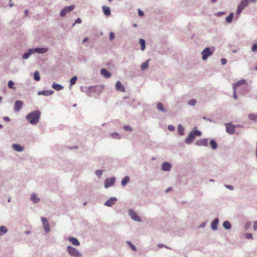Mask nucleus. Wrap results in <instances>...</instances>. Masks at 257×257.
<instances>
[{"label": "nucleus", "instance_id": "a18cd8bd", "mask_svg": "<svg viewBox=\"0 0 257 257\" xmlns=\"http://www.w3.org/2000/svg\"><path fill=\"white\" fill-rule=\"evenodd\" d=\"M196 102V101L195 99H191L188 102V104H189L190 105H194L195 104Z\"/></svg>", "mask_w": 257, "mask_h": 257}, {"label": "nucleus", "instance_id": "473e14b6", "mask_svg": "<svg viewBox=\"0 0 257 257\" xmlns=\"http://www.w3.org/2000/svg\"><path fill=\"white\" fill-rule=\"evenodd\" d=\"M248 118L250 120L257 121V114L251 113L248 115Z\"/></svg>", "mask_w": 257, "mask_h": 257}, {"label": "nucleus", "instance_id": "6e6d98bb", "mask_svg": "<svg viewBox=\"0 0 257 257\" xmlns=\"http://www.w3.org/2000/svg\"><path fill=\"white\" fill-rule=\"evenodd\" d=\"M221 61L222 65H224L226 63V60L225 59H222Z\"/></svg>", "mask_w": 257, "mask_h": 257}, {"label": "nucleus", "instance_id": "0eeeda50", "mask_svg": "<svg viewBox=\"0 0 257 257\" xmlns=\"http://www.w3.org/2000/svg\"><path fill=\"white\" fill-rule=\"evenodd\" d=\"M226 132L230 134H233L235 132V126L233 125L231 123H226L225 124Z\"/></svg>", "mask_w": 257, "mask_h": 257}, {"label": "nucleus", "instance_id": "338daca9", "mask_svg": "<svg viewBox=\"0 0 257 257\" xmlns=\"http://www.w3.org/2000/svg\"><path fill=\"white\" fill-rule=\"evenodd\" d=\"M13 4H10V6L11 7H12V6H13Z\"/></svg>", "mask_w": 257, "mask_h": 257}, {"label": "nucleus", "instance_id": "8fccbe9b", "mask_svg": "<svg viewBox=\"0 0 257 257\" xmlns=\"http://www.w3.org/2000/svg\"><path fill=\"white\" fill-rule=\"evenodd\" d=\"M168 128L170 131H174L175 130V127L172 125H169Z\"/></svg>", "mask_w": 257, "mask_h": 257}, {"label": "nucleus", "instance_id": "603ef678", "mask_svg": "<svg viewBox=\"0 0 257 257\" xmlns=\"http://www.w3.org/2000/svg\"><path fill=\"white\" fill-rule=\"evenodd\" d=\"M253 228L254 230H257V221L254 222Z\"/></svg>", "mask_w": 257, "mask_h": 257}, {"label": "nucleus", "instance_id": "bb28decb", "mask_svg": "<svg viewBox=\"0 0 257 257\" xmlns=\"http://www.w3.org/2000/svg\"><path fill=\"white\" fill-rule=\"evenodd\" d=\"M52 87L56 90H60L63 89L62 86H61L60 84H56L55 83L53 84Z\"/></svg>", "mask_w": 257, "mask_h": 257}, {"label": "nucleus", "instance_id": "09e8293b", "mask_svg": "<svg viewBox=\"0 0 257 257\" xmlns=\"http://www.w3.org/2000/svg\"><path fill=\"white\" fill-rule=\"evenodd\" d=\"M95 174L97 176H100L102 174V171L101 170H97L96 172H95Z\"/></svg>", "mask_w": 257, "mask_h": 257}, {"label": "nucleus", "instance_id": "c85d7f7f", "mask_svg": "<svg viewBox=\"0 0 257 257\" xmlns=\"http://www.w3.org/2000/svg\"><path fill=\"white\" fill-rule=\"evenodd\" d=\"M210 145L212 149L215 150L217 148V145L216 142L214 140H212L210 142Z\"/></svg>", "mask_w": 257, "mask_h": 257}, {"label": "nucleus", "instance_id": "69168bd1", "mask_svg": "<svg viewBox=\"0 0 257 257\" xmlns=\"http://www.w3.org/2000/svg\"><path fill=\"white\" fill-rule=\"evenodd\" d=\"M163 246V244H159V246L160 247H162V246Z\"/></svg>", "mask_w": 257, "mask_h": 257}, {"label": "nucleus", "instance_id": "4468645a", "mask_svg": "<svg viewBox=\"0 0 257 257\" xmlns=\"http://www.w3.org/2000/svg\"><path fill=\"white\" fill-rule=\"evenodd\" d=\"M171 168V165L168 162H164L162 165V169L163 171H170Z\"/></svg>", "mask_w": 257, "mask_h": 257}, {"label": "nucleus", "instance_id": "ddd939ff", "mask_svg": "<svg viewBox=\"0 0 257 257\" xmlns=\"http://www.w3.org/2000/svg\"><path fill=\"white\" fill-rule=\"evenodd\" d=\"M195 137L191 132L189 134L188 136L185 139V142L187 144H190L194 140Z\"/></svg>", "mask_w": 257, "mask_h": 257}, {"label": "nucleus", "instance_id": "bf43d9fd", "mask_svg": "<svg viewBox=\"0 0 257 257\" xmlns=\"http://www.w3.org/2000/svg\"><path fill=\"white\" fill-rule=\"evenodd\" d=\"M205 226V223L204 222H202L201 225H200V227L201 228L204 227Z\"/></svg>", "mask_w": 257, "mask_h": 257}, {"label": "nucleus", "instance_id": "f704fd0d", "mask_svg": "<svg viewBox=\"0 0 257 257\" xmlns=\"http://www.w3.org/2000/svg\"><path fill=\"white\" fill-rule=\"evenodd\" d=\"M34 79L36 80V81H39L40 80V75H39V73L38 71H36L34 72Z\"/></svg>", "mask_w": 257, "mask_h": 257}, {"label": "nucleus", "instance_id": "2f4dec72", "mask_svg": "<svg viewBox=\"0 0 257 257\" xmlns=\"http://www.w3.org/2000/svg\"><path fill=\"white\" fill-rule=\"evenodd\" d=\"M130 181V178L128 176L125 177L121 181V185L125 186Z\"/></svg>", "mask_w": 257, "mask_h": 257}, {"label": "nucleus", "instance_id": "13d9d810", "mask_svg": "<svg viewBox=\"0 0 257 257\" xmlns=\"http://www.w3.org/2000/svg\"><path fill=\"white\" fill-rule=\"evenodd\" d=\"M4 119L5 120V121H10V118L8 116H5L4 117Z\"/></svg>", "mask_w": 257, "mask_h": 257}, {"label": "nucleus", "instance_id": "4c0bfd02", "mask_svg": "<svg viewBox=\"0 0 257 257\" xmlns=\"http://www.w3.org/2000/svg\"><path fill=\"white\" fill-rule=\"evenodd\" d=\"M248 3L247 0H242L239 5L244 8L247 6Z\"/></svg>", "mask_w": 257, "mask_h": 257}, {"label": "nucleus", "instance_id": "4d7b16f0", "mask_svg": "<svg viewBox=\"0 0 257 257\" xmlns=\"http://www.w3.org/2000/svg\"><path fill=\"white\" fill-rule=\"evenodd\" d=\"M81 23V20L80 18H78L75 21V23L80 24Z\"/></svg>", "mask_w": 257, "mask_h": 257}, {"label": "nucleus", "instance_id": "ea45409f", "mask_svg": "<svg viewBox=\"0 0 257 257\" xmlns=\"http://www.w3.org/2000/svg\"><path fill=\"white\" fill-rule=\"evenodd\" d=\"M244 237L248 239H252V235L250 233H246L244 235Z\"/></svg>", "mask_w": 257, "mask_h": 257}, {"label": "nucleus", "instance_id": "864d4df0", "mask_svg": "<svg viewBox=\"0 0 257 257\" xmlns=\"http://www.w3.org/2000/svg\"><path fill=\"white\" fill-rule=\"evenodd\" d=\"M138 14L140 16H144V13L140 9L138 10Z\"/></svg>", "mask_w": 257, "mask_h": 257}, {"label": "nucleus", "instance_id": "680f3d73", "mask_svg": "<svg viewBox=\"0 0 257 257\" xmlns=\"http://www.w3.org/2000/svg\"><path fill=\"white\" fill-rule=\"evenodd\" d=\"M226 187H227L228 188H229L231 190L233 189V187L230 185H227V186H226Z\"/></svg>", "mask_w": 257, "mask_h": 257}, {"label": "nucleus", "instance_id": "f257e3e1", "mask_svg": "<svg viewBox=\"0 0 257 257\" xmlns=\"http://www.w3.org/2000/svg\"><path fill=\"white\" fill-rule=\"evenodd\" d=\"M40 115V111L36 110L28 114L26 116V118L29 121L31 124H36L39 120Z\"/></svg>", "mask_w": 257, "mask_h": 257}, {"label": "nucleus", "instance_id": "0e129e2a", "mask_svg": "<svg viewBox=\"0 0 257 257\" xmlns=\"http://www.w3.org/2000/svg\"><path fill=\"white\" fill-rule=\"evenodd\" d=\"M30 231H25V233L26 234H28L29 233H30Z\"/></svg>", "mask_w": 257, "mask_h": 257}, {"label": "nucleus", "instance_id": "c756f323", "mask_svg": "<svg viewBox=\"0 0 257 257\" xmlns=\"http://www.w3.org/2000/svg\"><path fill=\"white\" fill-rule=\"evenodd\" d=\"M157 108L158 110L162 111V112H165V109L164 108V106H163V105L162 103L161 102H158L157 104Z\"/></svg>", "mask_w": 257, "mask_h": 257}, {"label": "nucleus", "instance_id": "1a4fd4ad", "mask_svg": "<svg viewBox=\"0 0 257 257\" xmlns=\"http://www.w3.org/2000/svg\"><path fill=\"white\" fill-rule=\"evenodd\" d=\"M23 103L20 100H17L15 102L14 105V110L16 111H19L22 107Z\"/></svg>", "mask_w": 257, "mask_h": 257}, {"label": "nucleus", "instance_id": "39448f33", "mask_svg": "<svg viewBox=\"0 0 257 257\" xmlns=\"http://www.w3.org/2000/svg\"><path fill=\"white\" fill-rule=\"evenodd\" d=\"M74 8L75 7L73 5L65 7L61 11L60 14V16L61 17H64L68 13L73 11Z\"/></svg>", "mask_w": 257, "mask_h": 257}, {"label": "nucleus", "instance_id": "de8ad7c7", "mask_svg": "<svg viewBox=\"0 0 257 257\" xmlns=\"http://www.w3.org/2000/svg\"><path fill=\"white\" fill-rule=\"evenodd\" d=\"M124 129L126 131H132V127L129 126V125H124Z\"/></svg>", "mask_w": 257, "mask_h": 257}, {"label": "nucleus", "instance_id": "052dcab7", "mask_svg": "<svg viewBox=\"0 0 257 257\" xmlns=\"http://www.w3.org/2000/svg\"><path fill=\"white\" fill-rule=\"evenodd\" d=\"M88 39L87 38H85L83 40L82 42L85 43L88 41Z\"/></svg>", "mask_w": 257, "mask_h": 257}, {"label": "nucleus", "instance_id": "412c9836", "mask_svg": "<svg viewBox=\"0 0 257 257\" xmlns=\"http://www.w3.org/2000/svg\"><path fill=\"white\" fill-rule=\"evenodd\" d=\"M32 54H34V51L32 49H29L27 52L25 53L23 55V58L24 59H26L28 58L29 57V56L31 55H32Z\"/></svg>", "mask_w": 257, "mask_h": 257}, {"label": "nucleus", "instance_id": "5fc2aeb1", "mask_svg": "<svg viewBox=\"0 0 257 257\" xmlns=\"http://www.w3.org/2000/svg\"><path fill=\"white\" fill-rule=\"evenodd\" d=\"M233 97L235 99L237 98V95H236V89H233Z\"/></svg>", "mask_w": 257, "mask_h": 257}, {"label": "nucleus", "instance_id": "774afa93", "mask_svg": "<svg viewBox=\"0 0 257 257\" xmlns=\"http://www.w3.org/2000/svg\"><path fill=\"white\" fill-rule=\"evenodd\" d=\"M165 247H166L167 248L170 249V248L169 246H165Z\"/></svg>", "mask_w": 257, "mask_h": 257}, {"label": "nucleus", "instance_id": "37998d69", "mask_svg": "<svg viewBox=\"0 0 257 257\" xmlns=\"http://www.w3.org/2000/svg\"><path fill=\"white\" fill-rule=\"evenodd\" d=\"M191 133L193 134V135H194L195 137L200 136L201 135V133L198 131H193Z\"/></svg>", "mask_w": 257, "mask_h": 257}, {"label": "nucleus", "instance_id": "7c9ffc66", "mask_svg": "<svg viewBox=\"0 0 257 257\" xmlns=\"http://www.w3.org/2000/svg\"><path fill=\"white\" fill-rule=\"evenodd\" d=\"M139 42L141 46V50L144 51L145 49V41L143 39H140Z\"/></svg>", "mask_w": 257, "mask_h": 257}, {"label": "nucleus", "instance_id": "6e6552de", "mask_svg": "<svg viewBox=\"0 0 257 257\" xmlns=\"http://www.w3.org/2000/svg\"><path fill=\"white\" fill-rule=\"evenodd\" d=\"M115 178L112 177L110 178L107 179L104 183V186L106 188L112 186L114 183Z\"/></svg>", "mask_w": 257, "mask_h": 257}, {"label": "nucleus", "instance_id": "a211bd4d", "mask_svg": "<svg viewBox=\"0 0 257 257\" xmlns=\"http://www.w3.org/2000/svg\"><path fill=\"white\" fill-rule=\"evenodd\" d=\"M54 93L53 90H45L39 91L38 92L39 95H43L45 96H49L52 95Z\"/></svg>", "mask_w": 257, "mask_h": 257}, {"label": "nucleus", "instance_id": "b1692460", "mask_svg": "<svg viewBox=\"0 0 257 257\" xmlns=\"http://www.w3.org/2000/svg\"><path fill=\"white\" fill-rule=\"evenodd\" d=\"M8 230L7 228L4 225L0 226V236H2L6 234L8 232Z\"/></svg>", "mask_w": 257, "mask_h": 257}, {"label": "nucleus", "instance_id": "e2e57ef3", "mask_svg": "<svg viewBox=\"0 0 257 257\" xmlns=\"http://www.w3.org/2000/svg\"><path fill=\"white\" fill-rule=\"evenodd\" d=\"M171 190H172V188L170 187V188H168L166 190V192H168L169 191H171Z\"/></svg>", "mask_w": 257, "mask_h": 257}, {"label": "nucleus", "instance_id": "20e7f679", "mask_svg": "<svg viewBox=\"0 0 257 257\" xmlns=\"http://www.w3.org/2000/svg\"><path fill=\"white\" fill-rule=\"evenodd\" d=\"M129 215L131 218L135 221L141 222V219L134 210H129Z\"/></svg>", "mask_w": 257, "mask_h": 257}, {"label": "nucleus", "instance_id": "dca6fc26", "mask_svg": "<svg viewBox=\"0 0 257 257\" xmlns=\"http://www.w3.org/2000/svg\"><path fill=\"white\" fill-rule=\"evenodd\" d=\"M32 49L34 51V53L37 52L42 54L46 53L48 51V49L45 48H38Z\"/></svg>", "mask_w": 257, "mask_h": 257}, {"label": "nucleus", "instance_id": "c03bdc74", "mask_svg": "<svg viewBox=\"0 0 257 257\" xmlns=\"http://www.w3.org/2000/svg\"><path fill=\"white\" fill-rule=\"evenodd\" d=\"M111 136L113 138L118 139H120V136H119V134L117 133H112L111 134Z\"/></svg>", "mask_w": 257, "mask_h": 257}, {"label": "nucleus", "instance_id": "f3484780", "mask_svg": "<svg viewBox=\"0 0 257 257\" xmlns=\"http://www.w3.org/2000/svg\"><path fill=\"white\" fill-rule=\"evenodd\" d=\"M196 144L198 146H207L208 141L207 139H202L198 141Z\"/></svg>", "mask_w": 257, "mask_h": 257}, {"label": "nucleus", "instance_id": "58836bf2", "mask_svg": "<svg viewBox=\"0 0 257 257\" xmlns=\"http://www.w3.org/2000/svg\"><path fill=\"white\" fill-rule=\"evenodd\" d=\"M77 79V78L76 76H74V77H73L71 79V80H70V86H72L73 85H74L76 83Z\"/></svg>", "mask_w": 257, "mask_h": 257}, {"label": "nucleus", "instance_id": "393cba45", "mask_svg": "<svg viewBox=\"0 0 257 257\" xmlns=\"http://www.w3.org/2000/svg\"><path fill=\"white\" fill-rule=\"evenodd\" d=\"M223 227L227 230H229L231 227V225L228 221H225L223 223Z\"/></svg>", "mask_w": 257, "mask_h": 257}, {"label": "nucleus", "instance_id": "7ed1b4c3", "mask_svg": "<svg viewBox=\"0 0 257 257\" xmlns=\"http://www.w3.org/2000/svg\"><path fill=\"white\" fill-rule=\"evenodd\" d=\"M41 219L42 222L43 227L46 233H48L50 231V227L47 219L44 217H42Z\"/></svg>", "mask_w": 257, "mask_h": 257}, {"label": "nucleus", "instance_id": "a878e982", "mask_svg": "<svg viewBox=\"0 0 257 257\" xmlns=\"http://www.w3.org/2000/svg\"><path fill=\"white\" fill-rule=\"evenodd\" d=\"M31 200L34 203H37L39 201L40 199L37 197L35 194H32L31 197Z\"/></svg>", "mask_w": 257, "mask_h": 257}, {"label": "nucleus", "instance_id": "79ce46f5", "mask_svg": "<svg viewBox=\"0 0 257 257\" xmlns=\"http://www.w3.org/2000/svg\"><path fill=\"white\" fill-rule=\"evenodd\" d=\"M14 83L10 80L8 82V86L9 88H12V89H13L14 90H15L16 89V87H14Z\"/></svg>", "mask_w": 257, "mask_h": 257}, {"label": "nucleus", "instance_id": "72a5a7b5", "mask_svg": "<svg viewBox=\"0 0 257 257\" xmlns=\"http://www.w3.org/2000/svg\"><path fill=\"white\" fill-rule=\"evenodd\" d=\"M178 133L180 135H183L184 133V130L183 127L181 125L179 124L178 127Z\"/></svg>", "mask_w": 257, "mask_h": 257}, {"label": "nucleus", "instance_id": "4be33fe9", "mask_svg": "<svg viewBox=\"0 0 257 257\" xmlns=\"http://www.w3.org/2000/svg\"><path fill=\"white\" fill-rule=\"evenodd\" d=\"M103 12L105 15L108 16L110 15V10L109 7L106 6L102 7Z\"/></svg>", "mask_w": 257, "mask_h": 257}, {"label": "nucleus", "instance_id": "a19ab883", "mask_svg": "<svg viewBox=\"0 0 257 257\" xmlns=\"http://www.w3.org/2000/svg\"><path fill=\"white\" fill-rule=\"evenodd\" d=\"M244 8L242 7V6H240V5L238 6L237 11H236V14L239 15L241 11L243 10Z\"/></svg>", "mask_w": 257, "mask_h": 257}, {"label": "nucleus", "instance_id": "e433bc0d", "mask_svg": "<svg viewBox=\"0 0 257 257\" xmlns=\"http://www.w3.org/2000/svg\"><path fill=\"white\" fill-rule=\"evenodd\" d=\"M233 13H231L229 16H228L226 19V21L228 22V23H231L233 20Z\"/></svg>", "mask_w": 257, "mask_h": 257}, {"label": "nucleus", "instance_id": "49530a36", "mask_svg": "<svg viewBox=\"0 0 257 257\" xmlns=\"http://www.w3.org/2000/svg\"><path fill=\"white\" fill-rule=\"evenodd\" d=\"M251 50L253 52H255L257 51V43H255L253 45L251 48Z\"/></svg>", "mask_w": 257, "mask_h": 257}, {"label": "nucleus", "instance_id": "423d86ee", "mask_svg": "<svg viewBox=\"0 0 257 257\" xmlns=\"http://www.w3.org/2000/svg\"><path fill=\"white\" fill-rule=\"evenodd\" d=\"M212 54V52L210 50V48H205V49L202 52V59L204 60H206L207 58Z\"/></svg>", "mask_w": 257, "mask_h": 257}, {"label": "nucleus", "instance_id": "6ab92c4d", "mask_svg": "<svg viewBox=\"0 0 257 257\" xmlns=\"http://www.w3.org/2000/svg\"><path fill=\"white\" fill-rule=\"evenodd\" d=\"M101 74L103 75L105 78H109L111 76V74L105 69H102L101 70Z\"/></svg>", "mask_w": 257, "mask_h": 257}, {"label": "nucleus", "instance_id": "cd10ccee", "mask_svg": "<svg viewBox=\"0 0 257 257\" xmlns=\"http://www.w3.org/2000/svg\"><path fill=\"white\" fill-rule=\"evenodd\" d=\"M149 60H148L145 62L143 63L141 65V69L142 70H144L147 69L149 67Z\"/></svg>", "mask_w": 257, "mask_h": 257}, {"label": "nucleus", "instance_id": "9d476101", "mask_svg": "<svg viewBox=\"0 0 257 257\" xmlns=\"http://www.w3.org/2000/svg\"><path fill=\"white\" fill-rule=\"evenodd\" d=\"M219 223V219L215 218L211 224V228L213 230H216L217 229V225Z\"/></svg>", "mask_w": 257, "mask_h": 257}, {"label": "nucleus", "instance_id": "aec40b11", "mask_svg": "<svg viewBox=\"0 0 257 257\" xmlns=\"http://www.w3.org/2000/svg\"><path fill=\"white\" fill-rule=\"evenodd\" d=\"M245 83V80L244 79L241 80L233 85V89H236L237 87L243 84H244Z\"/></svg>", "mask_w": 257, "mask_h": 257}, {"label": "nucleus", "instance_id": "f03ea898", "mask_svg": "<svg viewBox=\"0 0 257 257\" xmlns=\"http://www.w3.org/2000/svg\"><path fill=\"white\" fill-rule=\"evenodd\" d=\"M67 250L69 254L74 257H82V254L76 248L71 246L67 247Z\"/></svg>", "mask_w": 257, "mask_h": 257}, {"label": "nucleus", "instance_id": "2eb2a0df", "mask_svg": "<svg viewBox=\"0 0 257 257\" xmlns=\"http://www.w3.org/2000/svg\"><path fill=\"white\" fill-rule=\"evenodd\" d=\"M68 240L70 241L73 245L78 246L80 245V242L78 240L74 237H70L68 238Z\"/></svg>", "mask_w": 257, "mask_h": 257}, {"label": "nucleus", "instance_id": "9b49d317", "mask_svg": "<svg viewBox=\"0 0 257 257\" xmlns=\"http://www.w3.org/2000/svg\"><path fill=\"white\" fill-rule=\"evenodd\" d=\"M115 88L118 91H120L121 92L125 91V88L123 85L120 83V81H118L116 82L115 84Z\"/></svg>", "mask_w": 257, "mask_h": 257}, {"label": "nucleus", "instance_id": "3c124183", "mask_svg": "<svg viewBox=\"0 0 257 257\" xmlns=\"http://www.w3.org/2000/svg\"><path fill=\"white\" fill-rule=\"evenodd\" d=\"M114 38V35L112 32H111L109 35V39L112 40Z\"/></svg>", "mask_w": 257, "mask_h": 257}, {"label": "nucleus", "instance_id": "5701e85b", "mask_svg": "<svg viewBox=\"0 0 257 257\" xmlns=\"http://www.w3.org/2000/svg\"><path fill=\"white\" fill-rule=\"evenodd\" d=\"M13 147L14 148L15 150H16L18 152H22L24 150V148L23 147H22L21 146H20L18 144H13Z\"/></svg>", "mask_w": 257, "mask_h": 257}, {"label": "nucleus", "instance_id": "f8f14e48", "mask_svg": "<svg viewBox=\"0 0 257 257\" xmlns=\"http://www.w3.org/2000/svg\"><path fill=\"white\" fill-rule=\"evenodd\" d=\"M116 200L117 199L116 198H111L105 203V205L106 206L111 207L113 204H114L116 202Z\"/></svg>", "mask_w": 257, "mask_h": 257}, {"label": "nucleus", "instance_id": "c9c22d12", "mask_svg": "<svg viewBox=\"0 0 257 257\" xmlns=\"http://www.w3.org/2000/svg\"><path fill=\"white\" fill-rule=\"evenodd\" d=\"M126 243L130 245V247L131 248V249L134 250V251H136L137 250V248L135 246V245L133 244L131 241H126Z\"/></svg>", "mask_w": 257, "mask_h": 257}]
</instances>
